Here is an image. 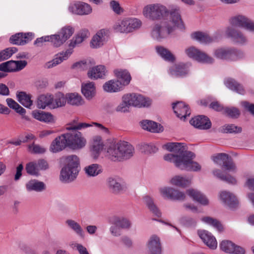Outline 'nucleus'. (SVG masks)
Listing matches in <instances>:
<instances>
[{
	"mask_svg": "<svg viewBox=\"0 0 254 254\" xmlns=\"http://www.w3.org/2000/svg\"><path fill=\"white\" fill-rule=\"evenodd\" d=\"M142 12L143 15L150 20H162L154 25L151 31L152 37L157 40L166 38L176 29L181 31L185 29L179 7L168 9L165 6L159 3L151 4L145 6Z\"/></svg>",
	"mask_w": 254,
	"mask_h": 254,
	"instance_id": "1",
	"label": "nucleus"
},
{
	"mask_svg": "<svg viewBox=\"0 0 254 254\" xmlns=\"http://www.w3.org/2000/svg\"><path fill=\"white\" fill-rule=\"evenodd\" d=\"M163 147L170 152L175 153L168 154L164 156L167 161L174 163L175 166L182 170L197 172L201 170V166L196 162L192 161L195 154L187 150L185 143L179 142H170L163 145Z\"/></svg>",
	"mask_w": 254,
	"mask_h": 254,
	"instance_id": "2",
	"label": "nucleus"
},
{
	"mask_svg": "<svg viewBox=\"0 0 254 254\" xmlns=\"http://www.w3.org/2000/svg\"><path fill=\"white\" fill-rule=\"evenodd\" d=\"M134 147L127 142L120 141L117 143L111 144L107 149L109 158L113 161H123L133 156Z\"/></svg>",
	"mask_w": 254,
	"mask_h": 254,
	"instance_id": "3",
	"label": "nucleus"
},
{
	"mask_svg": "<svg viewBox=\"0 0 254 254\" xmlns=\"http://www.w3.org/2000/svg\"><path fill=\"white\" fill-rule=\"evenodd\" d=\"M65 165L61 171L60 180L65 183L73 181L79 172V160L75 155H71L64 157Z\"/></svg>",
	"mask_w": 254,
	"mask_h": 254,
	"instance_id": "4",
	"label": "nucleus"
},
{
	"mask_svg": "<svg viewBox=\"0 0 254 254\" xmlns=\"http://www.w3.org/2000/svg\"><path fill=\"white\" fill-rule=\"evenodd\" d=\"M89 35V32L87 29H84L79 32L76 36L70 41L69 44V47L72 48L67 49L65 52H63L58 54L55 59L48 63V68L53 67L61 64L64 60L67 59L72 53V48L81 43L85 39L88 37Z\"/></svg>",
	"mask_w": 254,
	"mask_h": 254,
	"instance_id": "5",
	"label": "nucleus"
},
{
	"mask_svg": "<svg viewBox=\"0 0 254 254\" xmlns=\"http://www.w3.org/2000/svg\"><path fill=\"white\" fill-rule=\"evenodd\" d=\"M214 55L219 59L229 61H237L244 57V54L242 51L232 48L217 49L214 51Z\"/></svg>",
	"mask_w": 254,
	"mask_h": 254,
	"instance_id": "6",
	"label": "nucleus"
},
{
	"mask_svg": "<svg viewBox=\"0 0 254 254\" xmlns=\"http://www.w3.org/2000/svg\"><path fill=\"white\" fill-rule=\"evenodd\" d=\"M70 131L65 133L68 147L76 150L80 149L85 146L86 139L82 134L75 130H69Z\"/></svg>",
	"mask_w": 254,
	"mask_h": 254,
	"instance_id": "7",
	"label": "nucleus"
},
{
	"mask_svg": "<svg viewBox=\"0 0 254 254\" xmlns=\"http://www.w3.org/2000/svg\"><path fill=\"white\" fill-rule=\"evenodd\" d=\"M185 53L189 57L199 62L211 64L214 61L212 58L194 47L187 48L185 50Z\"/></svg>",
	"mask_w": 254,
	"mask_h": 254,
	"instance_id": "8",
	"label": "nucleus"
},
{
	"mask_svg": "<svg viewBox=\"0 0 254 254\" xmlns=\"http://www.w3.org/2000/svg\"><path fill=\"white\" fill-rule=\"evenodd\" d=\"M163 197L171 200L183 201L186 198L185 194L177 190L170 187H164L160 189Z\"/></svg>",
	"mask_w": 254,
	"mask_h": 254,
	"instance_id": "9",
	"label": "nucleus"
},
{
	"mask_svg": "<svg viewBox=\"0 0 254 254\" xmlns=\"http://www.w3.org/2000/svg\"><path fill=\"white\" fill-rule=\"evenodd\" d=\"M127 95L130 101V104L132 106L140 108L148 107L151 104V100L142 95L136 93L127 94Z\"/></svg>",
	"mask_w": 254,
	"mask_h": 254,
	"instance_id": "10",
	"label": "nucleus"
},
{
	"mask_svg": "<svg viewBox=\"0 0 254 254\" xmlns=\"http://www.w3.org/2000/svg\"><path fill=\"white\" fill-rule=\"evenodd\" d=\"M213 160L215 163H218L219 161L223 162V167L227 170L236 172V166L233 161V159L228 154L221 153H218L213 156Z\"/></svg>",
	"mask_w": 254,
	"mask_h": 254,
	"instance_id": "11",
	"label": "nucleus"
},
{
	"mask_svg": "<svg viewBox=\"0 0 254 254\" xmlns=\"http://www.w3.org/2000/svg\"><path fill=\"white\" fill-rule=\"evenodd\" d=\"M190 123L195 127L200 129H208L211 127V122L209 119L205 116L199 115L192 118Z\"/></svg>",
	"mask_w": 254,
	"mask_h": 254,
	"instance_id": "12",
	"label": "nucleus"
},
{
	"mask_svg": "<svg viewBox=\"0 0 254 254\" xmlns=\"http://www.w3.org/2000/svg\"><path fill=\"white\" fill-rule=\"evenodd\" d=\"M68 147L65 133L57 137L51 143L50 150L53 153L59 152Z\"/></svg>",
	"mask_w": 254,
	"mask_h": 254,
	"instance_id": "13",
	"label": "nucleus"
},
{
	"mask_svg": "<svg viewBox=\"0 0 254 254\" xmlns=\"http://www.w3.org/2000/svg\"><path fill=\"white\" fill-rule=\"evenodd\" d=\"M173 109L176 116L185 120L190 114V111L188 105L183 102H178L173 103Z\"/></svg>",
	"mask_w": 254,
	"mask_h": 254,
	"instance_id": "14",
	"label": "nucleus"
},
{
	"mask_svg": "<svg viewBox=\"0 0 254 254\" xmlns=\"http://www.w3.org/2000/svg\"><path fill=\"white\" fill-rule=\"evenodd\" d=\"M190 64H189L179 63L171 66L169 73L175 77H184L189 72Z\"/></svg>",
	"mask_w": 254,
	"mask_h": 254,
	"instance_id": "15",
	"label": "nucleus"
},
{
	"mask_svg": "<svg viewBox=\"0 0 254 254\" xmlns=\"http://www.w3.org/2000/svg\"><path fill=\"white\" fill-rule=\"evenodd\" d=\"M226 32L227 35L230 37L235 43L243 45L247 42L246 37L240 30L232 27H228Z\"/></svg>",
	"mask_w": 254,
	"mask_h": 254,
	"instance_id": "16",
	"label": "nucleus"
},
{
	"mask_svg": "<svg viewBox=\"0 0 254 254\" xmlns=\"http://www.w3.org/2000/svg\"><path fill=\"white\" fill-rule=\"evenodd\" d=\"M197 234L200 239L209 248L214 250L217 248V243L215 238L208 231L198 230Z\"/></svg>",
	"mask_w": 254,
	"mask_h": 254,
	"instance_id": "17",
	"label": "nucleus"
},
{
	"mask_svg": "<svg viewBox=\"0 0 254 254\" xmlns=\"http://www.w3.org/2000/svg\"><path fill=\"white\" fill-rule=\"evenodd\" d=\"M147 248L150 254H161L162 250L160 238L155 235L151 236L148 240Z\"/></svg>",
	"mask_w": 254,
	"mask_h": 254,
	"instance_id": "18",
	"label": "nucleus"
},
{
	"mask_svg": "<svg viewBox=\"0 0 254 254\" xmlns=\"http://www.w3.org/2000/svg\"><path fill=\"white\" fill-rule=\"evenodd\" d=\"M69 9L72 12L79 15H86L90 13L92 8L90 5L83 2H79L70 6Z\"/></svg>",
	"mask_w": 254,
	"mask_h": 254,
	"instance_id": "19",
	"label": "nucleus"
},
{
	"mask_svg": "<svg viewBox=\"0 0 254 254\" xmlns=\"http://www.w3.org/2000/svg\"><path fill=\"white\" fill-rule=\"evenodd\" d=\"M223 202L230 208H235L238 205V201L235 196L230 192L224 191L220 194Z\"/></svg>",
	"mask_w": 254,
	"mask_h": 254,
	"instance_id": "20",
	"label": "nucleus"
},
{
	"mask_svg": "<svg viewBox=\"0 0 254 254\" xmlns=\"http://www.w3.org/2000/svg\"><path fill=\"white\" fill-rule=\"evenodd\" d=\"M103 147L104 144L101 137L99 136H95L90 147L92 156L94 158H96L99 156L101 151L103 149Z\"/></svg>",
	"mask_w": 254,
	"mask_h": 254,
	"instance_id": "21",
	"label": "nucleus"
},
{
	"mask_svg": "<svg viewBox=\"0 0 254 254\" xmlns=\"http://www.w3.org/2000/svg\"><path fill=\"white\" fill-rule=\"evenodd\" d=\"M142 128L151 132L158 133L163 131L161 124L150 120H144L140 122Z\"/></svg>",
	"mask_w": 254,
	"mask_h": 254,
	"instance_id": "22",
	"label": "nucleus"
},
{
	"mask_svg": "<svg viewBox=\"0 0 254 254\" xmlns=\"http://www.w3.org/2000/svg\"><path fill=\"white\" fill-rule=\"evenodd\" d=\"M106 74V68L104 65H99L90 68L87 72V76L91 79L103 78Z\"/></svg>",
	"mask_w": 254,
	"mask_h": 254,
	"instance_id": "23",
	"label": "nucleus"
},
{
	"mask_svg": "<svg viewBox=\"0 0 254 254\" xmlns=\"http://www.w3.org/2000/svg\"><path fill=\"white\" fill-rule=\"evenodd\" d=\"M186 192L194 200L196 201L199 203L204 205L208 204L207 198L198 190L192 189H189L187 190Z\"/></svg>",
	"mask_w": 254,
	"mask_h": 254,
	"instance_id": "24",
	"label": "nucleus"
},
{
	"mask_svg": "<svg viewBox=\"0 0 254 254\" xmlns=\"http://www.w3.org/2000/svg\"><path fill=\"white\" fill-rule=\"evenodd\" d=\"M26 188L29 191L41 192L46 190V187L44 182L33 179L31 180L26 183Z\"/></svg>",
	"mask_w": 254,
	"mask_h": 254,
	"instance_id": "25",
	"label": "nucleus"
},
{
	"mask_svg": "<svg viewBox=\"0 0 254 254\" xmlns=\"http://www.w3.org/2000/svg\"><path fill=\"white\" fill-rule=\"evenodd\" d=\"M225 85L229 89L237 92L238 94L244 95L245 90L243 86L232 78H228L224 81Z\"/></svg>",
	"mask_w": 254,
	"mask_h": 254,
	"instance_id": "26",
	"label": "nucleus"
},
{
	"mask_svg": "<svg viewBox=\"0 0 254 254\" xmlns=\"http://www.w3.org/2000/svg\"><path fill=\"white\" fill-rule=\"evenodd\" d=\"M105 39L106 31L104 29H101L93 37L90 42L91 46L94 48H98L103 45Z\"/></svg>",
	"mask_w": 254,
	"mask_h": 254,
	"instance_id": "27",
	"label": "nucleus"
},
{
	"mask_svg": "<svg viewBox=\"0 0 254 254\" xmlns=\"http://www.w3.org/2000/svg\"><path fill=\"white\" fill-rule=\"evenodd\" d=\"M114 73L117 78V80L125 86L127 85L131 80V76L127 70L116 69Z\"/></svg>",
	"mask_w": 254,
	"mask_h": 254,
	"instance_id": "28",
	"label": "nucleus"
},
{
	"mask_svg": "<svg viewBox=\"0 0 254 254\" xmlns=\"http://www.w3.org/2000/svg\"><path fill=\"white\" fill-rule=\"evenodd\" d=\"M81 91L87 99H92L95 95V86L93 82L83 83L81 85Z\"/></svg>",
	"mask_w": 254,
	"mask_h": 254,
	"instance_id": "29",
	"label": "nucleus"
},
{
	"mask_svg": "<svg viewBox=\"0 0 254 254\" xmlns=\"http://www.w3.org/2000/svg\"><path fill=\"white\" fill-rule=\"evenodd\" d=\"M123 86L117 80H111L103 85L104 90L108 92H116L122 90Z\"/></svg>",
	"mask_w": 254,
	"mask_h": 254,
	"instance_id": "30",
	"label": "nucleus"
},
{
	"mask_svg": "<svg viewBox=\"0 0 254 254\" xmlns=\"http://www.w3.org/2000/svg\"><path fill=\"white\" fill-rule=\"evenodd\" d=\"M157 53L165 61L174 63L176 60L175 56L167 49L162 46H157L156 47Z\"/></svg>",
	"mask_w": 254,
	"mask_h": 254,
	"instance_id": "31",
	"label": "nucleus"
},
{
	"mask_svg": "<svg viewBox=\"0 0 254 254\" xmlns=\"http://www.w3.org/2000/svg\"><path fill=\"white\" fill-rule=\"evenodd\" d=\"M111 224L117 226L120 229H128L131 223L127 219L117 216H113L110 219Z\"/></svg>",
	"mask_w": 254,
	"mask_h": 254,
	"instance_id": "32",
	"label": "nucleus"
},
{
	"mask_svg": "<svg viewBox=\"0 0 254 254\" xmlns=\"http://www.w3.org/2000/svg\"><path fill=\"white\" fill-rule=\"evenodd\" d=\"M143 202L147 207L148 209L152 212L155 216L160 217L161 216V213L159 210L156 205L154 203L152 198L149 196H145L143 197Z\"/></svg>",
	"mask_w": 254,
	"mask_h": 254,
	"instance_id": "33",
	"label": "nucleus"
},
{
	"mask_svg": "<svg viewBox=\"0 0 254 254\" xmlns=\"http://www.w3.org/2000/svg\"><path fill=\"white\" fill-rule=\"evenodd\" d=\"M9 72H16L23 69L27 65L26 61H13L7 62Z\"/></svg>",
	"mask_w": 254,
	"mask_h": 254,
	"instance_id": "34",
	"label": "nucleus"
},
{
	"mask_svg": "<svg viewBox=\"0 0 254 254\" xmlns=\"http://www.w3.org/2000/svg\"><path fill=\"white\" fill-rule=\"evenodd\" d=\"M35 119L46 123L54 122L53 116L49 113L43 111H38L33 113Z\"/></svg>",
	"mask_w": 254,
	"mask_h": 254,
	"instance_id": "35",
	"label": "nucleus"
},
{
	"mask_svg": "<svg viewBox=\"0 0 254 254\" xmlns=\"http://www.w3.org/2000/svg\"><path fill=\"white\" fill-rule=\"evenodd\" d=\"M191 37L201 43L208 44L213 41V39L208 34L200 31L192 33Z\"/></svg>",
	"mask_w": 254,
	"mask_h": 254,
	"instance_id": "36",
	"label": "nucleus"
},
{
	"mask_svg": "<svg viewBox=\"0 0 254 254\" xmlns=\"http://www.w3.org/2000/svg\"><path fill=\"white\" fill-rule=\"evenodd\" d=\"M213 174L220 180L225 181L228 184L235 185L237 183L236 179L230 174L224 175L219 169L213 171Z\"/></svg>",
	"mask_w": 254,
	"mask_h": 254,
	"instance_id": "37",
	"label": "nucleus"
},
{
	"mask_svg": "<svg viewBox=\"0 0 254 254\" xmlns=\"http://www.w3.org/2000/svg\"><path fill=\"white\" fill-rule=\"evenodd\" d=\"M107 186L113 193H118L123 190V187L116 178L110 177L107 179Z\"/></svg>",
	"mask_w": 254,
	"mask_h": 254,
	"instance_id": "38",
	"label": "nucleus"
},
{
	"mask_svg": "<svg viewBox=\"0 0 254 254\" xmlns=\"http://www.w3.org/2000/svg\"><path fill=\"white\" fill-rule=\"evenodd\" d=\"M16 96L18 101L26 108H30L32 105L31 96L23 91L17 92Z\"/></svg>",
	"mask_w": 254,
	"mask_h": 254,
	"instance_id": "39",
	"label": "nucleus"
},
{
	"mask_svg": "<svg viewBox=\"0 0 254 254\" xmlns=\"http://www.w3.org/2000/svg\"><path fill=\"white\" fill-rule=\"evenodd\" d=\"M66 99L67 103L71 105L80 106L83 103L81 96L76 93L66 94Z\"/></svg>",
	"mask_w": 254,
	"mask_h": 254,
	"instance_id": "40",
	"label": "nucleus"
},
{
	"mask_svg": "<svg viewBox=\"0 0 254 254\" xmlns=\"http://www.w3.org/2000/svg\"><path fill=\"white\" fill-rule=\"evenodd\" d=\"M122 102L116 107L115 110L117 112L126 113L129 112L130 101L127 94L124 95L122 98Z\"/></svg>",
	"mask_w": 254,
	"mask_h": 254,
	"instance_id": "41",
	"label": "nucleus"
},
{
	"mask_svg": "<svg viewBox=\"0 0 254 254\" xmlns=\"http://www.w3.org/2000/svg\"><path fill=\"white\" fill-rule=\"evenodd\" d=\"M53 100L54 98L51 95H41L38 98L37 106L39 108L45 109L51 105Z\"/></svg>",
	"mask_w": 254,
	"mask_h": 254,
	"instance_id": "42",
	"label": "nucleus"
},
{
	"mask_svg": "<svg viewBox=\"0 0 254 254\" xmlns=\"http://www.w3.org/2000/svg\"><path fill=\"white\" fill-rule=\"evenodd\" d=\"M7 106L15 112L22 116H23L26 113V110L11 98H7L6 100Z\"/></svg>",
	"mask_w": 254,
	"mask_h": 254,
	"instance_id": "43",
	"label": "nucleus"
},
{
	"mask_svg": "<svg viewBox=\"0 0 254 254\" xmlns=\"http://www.w3.org/2000/svg\"><path fill=\"white\" fill-rule=\"evenodd\" d=\"M242 131L240 127L235 126L234 124H225L220 128V131L224 133H239Z\"/></svg>",
	"mask_w": 254,
	"mask_h": 254,
	"instance_id": "44",
	"label": "nucleus"
},
{
	"mask_svg": "<svg viewBox=\"0 0 254 254\" xmlns=\"http://www.w3.org/2000/svg\"><path fill=\"white\" fill-rule=\"evenodd\" d=\"M85 173L88 176L95 177L102 172L101 167L97 164H92L84 168Z\"/></svg>",
	"mask_w": 254,
	"mask_h": 254,
	"instance_id": "45",
	"label": "nucleus"
},
{
	"mask_svg": "<svg viewBox=\"0 0 254 254\" xmlns=\"http://www.w3.org/2000/svg\"><path fill=\"white\" fill-rule=\"evenodd\" d=\"M171 184L182 188H185L190 184V181L180 176H176L171 180Z\"/></svg>",
	"mask_w": 254,
	"mask_h": 254,
	"instance_id": "46",
	"label": "nucleus"
},
{
	"mask_svg": "<svg viewBox=\"0 0 254 254\" xmlns=\"http://www.w3.org/2000/svg\"><path fill=\"white\" fill-rule=\"evenodd\" d=\"M249 18L244 15H238L231 19V24L236 27L245 28Z\"/></svg>",
	"mask_w": 254,
	"mask_h": 254,
	"instance_id": "47",
	"label": "nucleus"
},
{
	"mask_svg": "<svg viewBox=\"0 0 254 254\" xmlns=\"http://www.w3.org/2000/svg\"><path fill=\"white\" fill-rule=\"evenodd\" d=\"M201 220L204 223L212 226L219 232L222 231L223 230L222 224L216 219L206 216L202 217Z\"/></svg>",
	"mask_w": 254,
	"mask_h": 254,
	"instance_id": "48",
	"label": "nucleus"
},
{
	"mask_svg": "<svg viewBox=\"0 0 254 254\" xmlns=\"http://www.w3.org/2000/svg\"><path fill=\"white\" fill-rule=\"evenodd\" d=\"M224 113L227 116L233 119H238L241 115L240 110L235 107L224 108Z\"/></svg>",
	"mask_w": 254,
	"mask_h": 254,
	"instance_id": "49",
	"label": "nucleus"
},
{
	"mask_svg": "<svg viewBox=\"0 0 254 254\" xmlns=\"http://www.w3.org/2000/svg\"><path fill=\"white\" fill-rule=\"evenodd\" d=\"M66 223L78 235L82 238L84 237V232L80 225L75 221L71 219L66 220Z\"/></svg>",
	"mask_w": 254,
	"mask_h": 254,
	"instance_id": "50",
	"label": "nucleus"
},
{
	"mask_svg": "<svg viewBox=\"0 0 254 254\" xmlns=\"http://www.w3.org/2000/svg\"><path fill=\"white\" fill-rule=\"evenodd\" d=\"M114 28L118 32L121 33H129L127 25V18L118 21L114 26Z\"/></svg>",
	"mask_w": 254,
	"mask_h": 254,
	"instance_id": "51",
	"label": "nucleus"
},
{
	"mask_svg": "<svg viewBox=\"0 0 254 254\" xmlns=\"http://www.w3.org/2000/svg\"><path fill=\"white\" fill-rule=\"evenodd\" d=\"M54 101L55 104H53V107L55 108L64 106L66 102V99L63 93L58 92L55 94Z\"/></svg>",
	"mask_w": 254,
	"mask_h": 254,
	"instance_id": "52",
	"label": "nucleus"
},
{
	"mask_svg": "<svg viewBox=\"0 0 254 254\" xmlns=\"http://www.w3.org/2000/svg\"><path fill=\"white\" fill-rule=\"evenodd\" d=\"M49 37L50 38L49 42H50L55 47H59L65 42L64 39L62 37L61 35L59 33L55 35L49 36Z\"/></svg>",
	"mask_w": 254,
	"mask_h": 254,
	"instance_id": "53",
	"label": "nucleus"
},
{
	"mask_svg": "<svg viewBox=\"0 0 254 254\" xmlns=\"http://www.w3.org/2000/svg\"><path fill=\"white\" fill-rule=\"evenodd\" d=\"M127 25L128 28V32H131L133 30L137 29L141 25V21L137 18H127Z\"/></svg>",
	"mask_w": 254,
	"mask_h": 254,
	"instance_id": "54",
	"label": "nucleus"
},
{
	"mask_svg": "<svg viewBox=\"0 0 254 254\" xmlns=\"http://www.w3.org/2000/svg\"><path fill=\"white\" fill-rule=\"evenodd\" d=\"M74 32V29L72 27L68 26L62 28L61 31L58 32L61 35L62 37L64 39L65 42L69 39Z\"/></svg>",
	"mask_w": 254,
	"mask_h": 254,
	"instance_id": "55",
	"label": "nucleus"
},
{
	"mask_svg": "<svg viewBox=\"0 0 254 254\" xmlns=\"http://www.w3.org/2000/svg\"><path fill=\"white\" fill-rule=\"evenodd\" d=\"M25 170L27 174L33 176H38L39 172L36 164V162H31L26 165Z\"/></svg>",
	"mask_w": 254,
	"mask_h": 254,
	"instance_id": "56",
	"label": "nucleus"
},
{
	"mask_svg": "<svg viewBox=\"0 0 254 254\" xmlns=\"http://www.w3.org/2000/svg\"><path fill=\"white\" fill-rule=\"evenodd\" d=\"M235 244L228 240L223 241L220 245L221 249L227 253L231 254L234 250Z\"/></svg>",
	"mask_w": 254,
	"mask_h": 254,
	"instance_id": "57",
	"label": "nucleus"
},
{
	"mask_svg": "<svg viewBox=\"0 0 254 254\" xmlns=\"http://www.w3.org/2000/svg\"><path fill=\"white\" fill-rule=\"evenodd\" d=\"M181 223L188 227H193L196 225V221L193 218L189 216H184L181 219Z\"/></svg>",
	"mask_w": 254,
	"mask_h": 254,
	"instance_id": "58",
	"label": "nucleus"
},
{
	"mask_svg": "<svg viewBox=\"0 0 254 254\" xmlns=\"http://www.w3.org/2000/svg\"><path fill=\"white\" fill-rule=\"evenodd\" d=\"M141 150L145 154H150L156 152L158 148L153 144H144L141 146Z\"/></svg>",
	"mask_w": 254,
	"mask_h": 254,
	"instance_id": "59",
	"label": "nucleus"
},
{
	"mask_svg": "<svg viewBox=\"0 0 254 254\" xmlns=\"http://www.w3.org/2000/svg\"><path fill=\"white\" fill-rule=\"evenodd\" d=\"M91 126H92L91 124L85 123H81L77 125H73L71 124L67 125L66 129L67 130H75L78 131V130H80L82 128L88 127Z\"/></svg>",
	"mask_w": 254,
	"mask_h": 254,
	"instance_id": "60",
	"label": "nucleus"
},
{
	"mask_svg": "<svg viewBox=\"0 0 254 254\" xmlns=\"http://www.w3.org/2000/svg\"><path fill=\"white\" fill-rule=\"evenodd\" d=\"M22 33H17L10 36L9 41L13 45H22Z\"/></svg>",
	"mask_w": 254,
	"mask_h": 254,
	"instance_id": "61",
	"label": "nucleus"
},
{
	"mask_svg": "<svg viewBox=\"0 0 254 254\" xmlns=\"http://www.w3.org/2000/svg\"><path fill=\"white\" fill-rule=\"evenodd\" d=\"M29 151L34 154H42L45 152L46 149L38 144L34 143L28 146Z\"/></svg>",
	"mask_w": 254,
	"mask_h": 254,
	"instance_id": "62",
	"label": "nucleus"
},
{
	"mask_svg": "<svg viewBox=\"0 0 254 254\" xmlns=\"http://www.w3.org/2000/svg\"><path fill=\"white\" fill-rule=\"evenodd\" d=\"M19 138H21V141H22V143H26L35 139L36 137L32 133L24 132L19 135Z\"/></svg>",
	"mask_w": 254,
	"mask_h": 254,
	"instance_id": "63",
	"label": "nucleus"
},
{
	"mask_svg": "<svg viewBox=\"0 0 254 254\" xmlns=\"http://www.w3.org/2000/svg\"><path fill=\"white\" fill-rule=\"evenodd\" d=\"M241 104L246 110L254 116V104L251 103L247 101H243L241 102Z\"/></svg>",
	"mask_w": 254,
	"mask_h": 254,
	"instance_id": "64",
	"label": "nucleus"
}]
</instances>
